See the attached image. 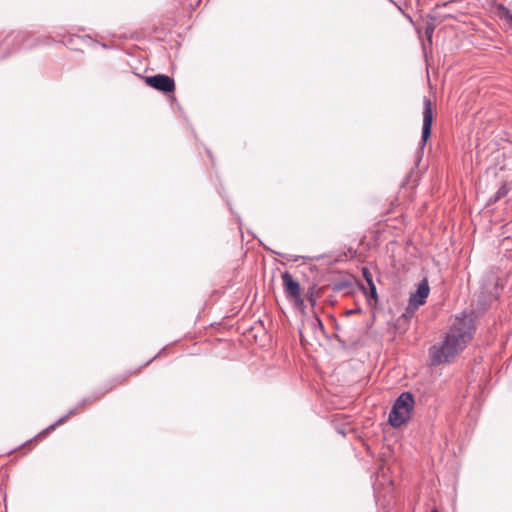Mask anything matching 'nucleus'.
I'll list each match as a JSON object with an SVG mask.
<instances>
[{
  "mask_svg": "<svg viewBox=\"0 0 512 512\" xmlns=\"http://www.w3.org/2000/svg\"><path fill=\"white\" fill-rule=\"evenodd\" d=\"M474 334L473 319L469 315L457 317L448 331L444 342L440 346H433L430 349V357L433 364L450 362Z\"/></svg>",
  "mask_w": 512,
  "mask_h": 512,
  "instance_id": "f257e3e1",
  "label": "nucleus"
},
{
  "mask_svg": "<svg viewBox=\"0 0 512 512\" xmlns=\"http://www.w3.org/2000/svg\"><path fill=\"white\" fill-rule=\"evenodd\" d=\"M414 408V398L410 392H403L395 401L388 421L391 426L397 428L406 423Z\"/></svg>",
  "mask_w": 512,
  "mask_h": 512,
  "instance_id": "f03ea898",
  "label": "nucleus"
},
{
  "mask_svg": "<svg viewBox=\"0 0 512 512\" xmlns=\"http://www.w3.org/2000/svg\"><path fill=\"white\" fill-rule=\"evenodd\" d=\"M28 34L26 32H11L0 42V58L9 56L12 52L25 46Z\"/></svg>",
  "mask_w": 512,
  "mask_h": 512,
  "instance_id": "7ed1b4c3",
  "label": "nucleus"
},
{
  "mask_svg": "<svg viewBox=\"0 0 512 512\" xmlns=\"http://www.w3.org/2000/svg\"><path fill=\"white\" fill-rule=\"evenodd\" d=\"M282 281L286 297L293 301L296 306L302 307L304 305V300L301 297V287L298 281H296L287 271L282 274Z\"/></svg>",
  "mask_w": 512,
  "mask_h": 512,
  "instance_id": "20e7f679",
  "label": "nucleus"
},
{
  "mask_svg": "<svg viewBox=\"0 0 512 512\" xmlns=\"http://www.w3.org/2000/svg\"><path fill=\"white\" fill-rule=\"evenodd\" d=\"M433 122L432 102L429 98L423 99V126L420 150H423L427 140L431 135V127Z\"/></svg>",
  "mask_w": 512,
  "mask_h": 512,
  "instance_id": "39448f33",
  "label": "nucleus"
},
{
  "mask_svg": "<svg viewBox=\"0 0 512 512\" xmlns=\"http://www.w3.org/2000/svg\"><path fill=\"white\" fill-rule=\"evenodd\" d=\"M145 82L150 87L163 93H170L173 92L175 89L174 80L171 77L164 74L148 76L145 78Z\"/></svg>",
  "mask_w": 512,
  "mask_h": 512,
  "instance_id": "423d86ee",
  "label": "nucleus"
},
{
  "mask_svg": "<svg viewBox=\"0 0 512 512\" xmlns=\"http://www.w3.org/2000/svg\"><path fill=\"white\" fill-rule=\"evenodd\" d=\"M430 293V287L426 278L422 279L415 292L409 297L410 311L417 310L420 306L425 304L427 297Z\"/></svg>",
  "mask_w": 512,
  "mask_h": 512,
  "instance_id": "0eeeda50",
  "label": "nucleus"
},
{
  "mask_svg": "<svg viewBox=\"0 0 512 512\" xmlns=\"http://www.w3.org/2000/svg\"><path fill=\"white\" fill-rule=\"evenodd\" d=\"M77 413V409H71L65 416L61 417L60 419H58L54 424L50 425L48 428H46L45 430H43L40 435H46L48 433H50L51 431H53L57 426L59 425H62L64 424L68 419L69 417L75 415Z\"/></svg>",
  "mask_w": 512,
  "mask_h": 512,
  "instance_id": "6e6552de",
  "label": "nucleus"
},
{
  "mask_svg": "<svg viewBox=\"0 0 512 512\" xmlns=\"http://www.w3.org/2000/svg\"><path fill=\"white\" fill-rule=\"evenodd\" d=\"M510 188L508 187V185L506 183H504L498 190L497 192L495 193V195L490 199L491 202H496L498 201L499 199H501L502 197H504L505 195L508 194Z\"/></svg>",
  "mask_w": 512,
  "mask_h": 512,
  "instance_id": "1a4fd4ad",
  "label": "nucleus"
},
{
  "mask_svg": "<svg viewBox=\"0 0 512 512\" xmlns=\"http://www.w3.org/2000/svg\"><path fill=\"white\" fill-rule=\"evenodd\" d=\"M499 10L501 18L508 20L512 25V13L504 6H500Z\"/></svg>",
  "mask_w": 512,
  "mask_h": 512,
  "instance_id": "9d476101",
  "label": "nucleus"
},
{
  "mask_svg": "<svg viewBox=\"0 0 512 512\" xmlns=\"http://www.w3.org/2000/svg\"><path fill=\"white\" fill-rule=\"evenodd\" d=\"M368 286H369V291H370V297L376 300L377 299V291H376V286L373 282V279H368Z\"/></svg>",
  "mask_w": 512,
  "mask_h": 512,
  "instance_id": "9b49d317",
  "label": "nucleus"
},
{
  "mask_svg": "<svg viewBox=\"0 0 512 512\" xmlns=\"http://www.w3.org/2000/svg\"><path fill=\"white\" fill-rule=\"evenodd\" d=\"M311 324L313 325V327L316 329V328H319L321 331L323 330V323L321 321V319L317 316H315L311 322Z\"/></svg>",
  "mask_w": 512,
  "mask_h": 512,
  "instance_id": "f8f14e48",
  "label": "nucleus"
},
{
  "mask_svg": "<svg viewBox=\"0 0 512 512\" xmlns=\"http://www.w3.org/2000/svg\"><path fill=\"white\" fill-rule=\"evenodd\" d=\"M415 311L416 310H411L410 311V304L408 303L406 311L403 313L402 317L405 318L406 320H409L413 316Z\"/></svg>",
  "mask_w": 512,
  "mask_h": 512,
  "instance_id": "ddd939ff",
  "label": "nucleus"
},
{
  "mask_svg": "<svg viewBox=\"0 0 512 512\" xmlns=\"http://www.w3.org/2000/svg\"><path fill=\"white\" fill-rule=\"evenodd\" d=\"M348 286H349L348 282H339V283L335 284L334 290L335 291H341V290H343L344 288H346Z\"/></svg>",
  "mask_w": 512,
  "mask_h": 512,
  "instance_id": "4468645a",
  "label": "nucleus"
},
{
  "mask_svg": "<svg viewBox=\"0 0 512 512\" xmlns=\"http://www.w3.org/2000/svg\"><path fill=\"white\" fill-rule=\"evenodd\" d=\"M363 276L364 278L366 279V281L368 282V279H372V275L371 273L368 271L367 268H364L363 269Z\"/></svg>",
  "mask_w": 512,
  "mask_h": 512,
  "instance_id": "2eb2a0df",
  "label": "nucleus"
},
{
  "mask_svg": "<svg viewBox=\"0 0 512 512\" xmlns=\"http://www.w3.org/2000/svg\"><path fill=\"white\" fill-rule=\"evenodd\" d=\"M307 297L309 299V301L313 304L315 302V299H314V296H313V291L309 292L307 294Z\"/></svg>",
  "mask_w": 512,
  "mask_h": 512,
  "instance_id": "dca6fc26",
  "label": "nucleus"
},
{
  "mask_svg": "<svg viewBox=\"0 0 512 512\" xmlns=\"http://www.w3.org/2000/svg\"><path fill=\"white\" fill-rule=\"evenodd\" d=\"M432 31H433V29H432V28H431V29H428V30H427V33H431Z\"/></svg>",
  "mask_w": 512,
  "mask_h": 512,
  "instance_id": "f3484780",
  "label": "nucleus"
},
{
  "mask_svg": "<svg viewBox=\"0 0 512 512\" xmlns=\"http://www.w3.org/2000/svg\"><path fill=\"white\" fill-rule=\"evenodd\" d=\"M86 403V400H84L83 402H81V406H83L84 404Z\"/></svg>",
  "mask_w": 512,
  "mask_h": 512,
  "instance_id": "a211bd4d",
  "label": "nucleus"
},
{
  "mask_svg": "<svg viewBox=\"0 0 512 512\" xmlns=\"http://www.w3.org/2000/svg\"><path fill=\"white\" fill-rule=\"evenodd\" d=\"M431 512H438L437 510H432Z\"/></svg>",
  "mask_w": 512,
  "mask_h": 512,
  "instance_id": "6ab92c4d",
  "label": "nucleus"
}]
</instances>
